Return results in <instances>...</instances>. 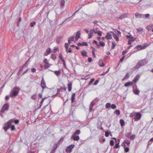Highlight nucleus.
<instances>
[{
	"label": "nucleus",
	"mask_w": 153,
	"mask_h": 153,
	"mask_svg": "<svg viewBox=\"0 0 153 153\" xmlns=\"http://www.w3.org/2000/svg\"><path fill=\"white\" fill-rule=\"evenodd\" d=\"M14 122L13 119L10 120L7 123L5 124L4 126L3 127L4 130L7 131V130L10 127H11V130H14L15 129V127L14 125H11L12 123Z\"/></svg>",
	"instance_id": "nucleus-1"
},
{
	"label": "nucleus",
	"mask_w": 153,
	"mask_h": 153,
	"mask_svg": "<svg viewBox=\"0 0 153 153\" xmlns=\"http://www.w3.org/2000/svg\"><path fill=\"white\" fill-rule=\"evenodd\" d=\"M124 143L128 145H129L130 144V142L128 140H125L124 141Z\"/></svg>",
	"instance_id": "nucleus-47"
},
{
	"label": "nucleus",
	"mask_w": 153,
	"mask_h": 153,
	"mask_svg": "<svg viewBox=\"0 0 153 153\" xmlns=\"http://www.w3.org/2000/svg\"><path fill=\"white\" fill-rule=\"evenodd\" d=\"M135 16L136 18H144V14H140L138 13H136L135 15Z\"/></svg>",
	"instance_id": "nucleus-8"
},
{
	"label": "nucleus",
	"mask_w": 153,
	"mask_h": 153,
	"mask_svg": "<svg viewBox=\"0 0 153 153\" xmlns=\"http://www.w3.org/2000/svg\"><path fill=\"white\" fill-rule=\"evenodd\" d=\"M80 131L79 130H76L75 132L73 133V135H79L80 133Z\"/></svg>",
	"instance_id": "nucleus-20"
},
{
	"label": "nucleus",
	"mask_w": 153,
	"mask_h": 153,
	"mask_svg": "<svg viewBox=\"0 0 153 153\" xmlns=\"http://www.w3.org/2000/svg\"><path fill=\"white\" fill-rule=\"evenodd\" d=\"M51 58L54 60L56 59V57L55 55L52 54L51 55Z\"/></svg>",
	"instance_id": "nucleus-42"
},
{
	"label": "nucleus",
	"mask_w": 153,
	"mask_h": 153,
	"mask_svg": "<svg viewBox=\"0 0 153 153\" xmlns=\"http://www.w3.org/2000/svg\"><path fill=\"white\" fill-rule=\"evenodd\" d=\"M141 66L140 63L139 62L136 64V66L133 68V69L135 70L136 69H138Z\"/></svg>",
	"instance_id": "nucleus-15"
},
{
	"label": "nucleus",
	"mask_w": 153,
	"mask_h": 153,
	"mask_svg": "<svg viewBox=\"0 0 153 153\" xmlns=\"http://www.w3.org/2000/svg\"><path fill=\"white\" fill-rule=\"evenodd\" d=\"M128 51L127 50H125L123 51L122 52V55H124L125 54H126L127 53V52Z\"/></svg>",
	"instance_id": "nucleus-62"
},
{
	"label": "nucleus",
	"mask_w": 153,
	"mask_h": 153,
	"mask_svg": "<svg viewBox=\"0 0 153 153\" xmlns=\"http://www.w3.org/2000/svg\"><path fill=\"white\" fill-rule=\"evenodd\" d=\"M46 98H43L42 100H41V101L40 102V106H39V108H40L41 107V106L42 105V103L43 102V101H44V100L46 99Z\"/></svg>",
	"instance_id": "nucleus-36"
},
{
	"label": "nucleus",
	"mask_w": 153,
	"mask_h": 153,
	"mask_svg": "<svg viewBox=\"0 0 153 153\" xmlns=\"http://www.w3.org/2000/svg\"><path fill=\"white\" fill-rule=\"evenodd\" d=\"M97 33L98 35L100 36H101L102 35V32L98 30L97 31Z\"/></svg>",
	"instance_id": "nucleus-53"
},
{
	"label": "nucleus",
	"mask_w": 153,
	"mask_h": 153,
	"mask_svg": "<svg viewBox=\"0 0 153 153\" xmlns=\"http://www.w3.org/2000/svg\"><path fill=\"white\" fill-rule=\"evenodd\" d=\"M91 48L92 49V53H94L95 52V51L96 50V49L94 47L92 46L91 47Z\"/></svg>",
	"instance_id": "nucleus-56"
},
{
	"label": "nucleus",
	"mask_w": 153,
	"mask_h": 153,
	"mask_svg": "<svg viewBox=\"0 0 153 153\" xmlns=\"http://www.w3.org/2000/svg\"><path fill=\"white\" fill-rule=\"evenodd\" d=\"M116 45L114 42H112L111 49H114V47H115V46H116Z\"/></svg>",
	"instance_id": "nucleus-33"
},
{
	"label": "nucleus",
	"mask_w": 153,
	"mask_h": 153,
	"mask_svg": "<svg viewBox=\"0 0 153 153\" xmlns=\"http://www.w3.org/2000/svg\"><path fill=\"white\" fill-rule=\"evenodd\" d=\"M58 143H56L53 146L52 149L54 151L56 150L57 147Z\"/></svg>",
	"instance_id": "nucleus-30"
},
{
	"label": "nucleus",
	"mask_w": 153,
	"mask_h": 153,
	"mask_svg": "<svg viewBox=\"0 0 153 153\" xmlns=\"http://www.w3.org/2000/svg\"><path fill=\"white\" fill-rule=\"evenodd\" d=\"M74 145L73 144H71L66 149V151L68 152L69 153H70L72 149L74 147Z\"/></svg>",
	"instance_id": "nucleus-5"
},
{
	"label": "nucleus",
	"mask_w": 153,
	"mask_h": 153,
	"mask_svg": "<svg viewBox=\"0 0 153 153\" xmlns=\"http://www.w3.org/2000/svg\"><path fill=\"white\" fill-rule=\"evenodd\" d=\"M131 134V132H127L125 134V136L126 137L129 138L130 137V136Z\"/></svg>",
	"instance_id": "nucleus-28"
},
{
	"label": "nucleus",
	"mask_w": 153,
	"mask_h": 153,
	"mask_svg": "<svg viewBox=\"0 0 153 153\" xmlns=\"http://www.w3.org/2000/svg\"><path fill=\"white\" fill-rule=\"evenodd\" d=\"M120 122L121 126H123L124 125V121L123 119H120Z\"/></svg>",
	"instance_id": "nucleus-27"
},
{
	"label": "nucleus",
	"mask_w": 153,
	"mask_h": 153,
	"mask_svg": "<svg viewBox=\"0 0 153 153\" xmlns=\"http://www.w3.org/2000/svg\"><path fill=\"white\" fill-rule=\"evenodd\" d=\"M41 85L42 88V92L43 91L45 88H47L45 82L44 80L43 77H42L41 83Z\"/></svg>",
	"instance_id": "nucleus-4"
},
{
	"label": "nucleus",
	"mask_w": 153,
	"mask_h": 153,
	"mask_svg": "<svg viewBox=\"0 0 153 153\" xmlns=\"http://www.w3.org/2000/svg\"><path fill=\"white\" fill-rule=\"evenodd\" d=\"M133 36H131V35H126V37L127 38H130V39H131V38L133 37Z\"/></svg>",
	"instance_id": "nucleus-64"
},
{
	"label": "nucleus",
	"mask_w": 153,
	"mask_h": 153,
	"mask_svg": "<svg viewBox=\"0 0 153 153\" xmlns=\"http://www.w3.org/2000/svg\"><path fill=\"white\" fill-rule=\"evenodd\" d=\"M141 116V114L140 113H137L135 115L136 118L137 120H139L140 119Z\"/></svg>",
	"instance_id": "nucleus-17"
},
{
	"label": "nucleus",
	"mask_w": 153,
	"mask_h": 153,
	"mask_svg": "<svg viewBox=\"0 0 153 153\" xmlns=\"http://www.w3.org/2000/svg\"><path fill=\"white\" fill-rule=\"evenodd\" d=\"M82 45H85V46H88V44L86 42H82Z\"/></svg>",
	"instance_id": "nucleus-60"
},
{
	"label": "nucleus",
	"mask_w": 153,
	"mask_h": 153,
	"mask_svg": "<svg viewBox=\"0 0 153 153\" xmlns=\"http://www.w3.org/2000/svg\"><path fill=\"white\" fill-rule=\"evenodd\" d=\"M111 108H112L113 109H114L116 108L117 106H116V105L115 104H112L111 105Z\"/></svg>",
	"instance_id": "nucleus-41"
},
{
	"label": "nucleus",
	"mask_w": 153,
	"mask_h": 153,
	"mask_svg": "<svg viewBox=\"0 0 153 153\" xmlns=\"http://www.w3.org/2000/svg\"><path fill=\"white\" fill-rule=\"evenodd\" d=\"M137 30L139 33H141L143 31V28H137Z\"/></svg>",
	"instance_id": "nucleus-31"
},
{
	"label": "nucleus",
	"mask_w": 153,
	"mask_h": 153,
	"mask_svg": "<svg viewBox=\"0 0 153 153\" xmlns=\"http://www.w3.org/2000/svg\"><path fill=\"white\" fill-rule=\"evenodd\" d=\"M68 39H70L71 41H73L74 40V37L73 36H71L68 38Z\"/></svg>",
	"instance_id": "nucleus-63"
},
{
	"label": "nucleus",
	"mask_w": 153,
	"mask_h": 153,
	"mask_svg": "<svg viewBox=\"0 0 153 153\" xmlns=\"http://www.w3.org/2000/svg\"><path fill=\"white\" fill-rule=\"evenodd\" d=\"M94 30V29H92L90 30L89 33L88 34V39H90L93 36V31Z\"/></svg>",
	"instance_id": "nucleus-13"
},
{
	"label": "nucleus",
	"mask_w": 153,
	"mask_h": 153,
	"mask_svg": "<svg viewBox=\"0 0 153 153\" xmlns=\"http://www.w3.org/2000/svg\"><path fill=\"white\" fill-rule=\"evenodd\" d=\"M133 83L132 82H127L125 84L124 86L125 87H127L129 86H131L132 85Z\"/></svg>",
	"instance_id": "nucleus-22"
},
{
	"label": "nucleus",
	"mask_w": 153,
	"mask_h": 153,
	"mask_svg": "<svg viewBox=\"0 0 153 153\" xmlns=\"http://www.w3.org/2000/svg\"><path fill=\"white\" fill-rule=\"evenodd\" d=\"M63 38V37L62 36H59L57 38L56 40V42L57 43L59 44L60 43L61 39Z\"/></svg>",
	"instance_id": "nucleus-24"
},
{
	"label": "nucleus",
	"mask_w": 153,
	"mask_h": 153,
	"mask_svg": "<svg viewBox=\"0 0 153 153\" xmlns=\"http://www.w3.org/2000/svg\"><path fill=\"white\" fill-rule=\"evenodd\" d=\"M71 138L74 140L78 141L79 139V137L78 135L76 136V135H72Z\"/></svg>",
	"instance_id": "nucleus-11"
},
{
	"label": "nucleus",
	"mask_w": 153,
	"mask_h": 153,
	"mask_svg": "<svg viewBox=\"0 0 153 153\" xmlns=\"http://www.w3.org/2000/svg\"><path fill=\"white\" fill-rule=\"evenodd\" d=\"M51 51V49L50 48H49L46 50L48 54H49Z\"/></svg>",
	"instance_id": "nucleus-52"
},
{
	"label": "nucleus",
	"mask_w": 153,
	"mask_h": 153,
	"mask_svg": "<svg viewBox=\"0 0 153 153\" xmlns=\"http://www.w3.org/2000/svg\"><path fill=\"white\" fill-rule=\"evenodd\" d=\"M36 24V22H31L30 23V26L31 27H33Z\"/></svg>",
	"instance_id": "nucleus-49"
},
{
	"label": "nucleus",
	"mask_w": 153,
	"mask_h": 153,
	"mask_svg": "<svg viewBox=\"0 0 153 153\" xmlns=\"http://www.w3.org/2000/svg\"><path fill=\"white\" fill-rule=\"evenodd\" d=\"M140 78V76L139 75H137L134 78V79L132 80V82L133 83H136L138 81Z\"/></svg>",
	"instance_id": "nucleus-16"
},
{
	"label": "nucleus",
	"mask_w": 153,
	"mask_h": 153,
	"mask_svg": "<svg viewBox=\"0 0 153 153\" xmlns=\"http://www.w3.org/2000/svg\"><path fill=\"white\" fill-rule=\"evenodd\" d=\"M73 16V15H72L71 17H68V18H67L65 19V20L62 22V24H63L64 22H65L66 20L67 21H71V18Z\"/></svg>",
	"instance_id": "nucleus-32"
},
{
	"label": "nucleus",
	"mask_w": 153,
	"mask_h": 153,
	"mask_svg": "<svg viewBox=\"0 0 153 153\" xmlns=\"http://www.w3.org/2000/svg\"><path fill=\"white\" fill-rule=\"evenodd\" d=\"M135 137V135L134 134H132L130 137L131 140H134Z\"/></svg>",
	"instance_id": "nucleus-37"
},
{
	"label": "nucleus",
	"mask_w": 153,
	"mask_h": 153,
	"mask_svg": "<svg viewBox=\"0 0 153 153\" xmlns=\"http://www.w3.org/2000/svg\"><path fill=\"white\" fill-rule=\"evenodd\" d=\"M69 44L67 43H66L65 44V47L66 49V51H67V49H68V46Z\"/></svg>",
	"instance_id": "nucleus-35"
},
{
	"label": "nucleus",
	"mask_w": 153,
	"mask_h": 153,
	"mask_svg": "<svg viewBox=\"0 0 153 153\" xmlns=\"http://www.w3.org/2000/svg\"><path fill=\"white\" fill-rule=\"evenodd\" d=\"M80 34L81 33L80 31H78L76 34V36L74 37L75 38L76 41H77L78 40V39L80 38Z\"/></svg>",
	"instance_id": "nucleus-9"
},
{
	"label": "nucleus",
	"mask_w": 153,
	"mask_h": 153,
	"mask_svg": "<svg viewBox=\"0 0 153 153\" xmlns=\"http://www.w3.org/2000/svg\"><path fill=\"white\" fill-rule=\"evenodd\" d=\"M109 134L110 133L108 131H106L105 133V135L106 137H108Z\"/></svg>",
	"instance_id": "nucleus-50"
},
{
	"label": "nucleus",
	"mask_w": 153,
	"mask_h": 153,
	"mask_svg": "<svg viewBox=\"0 0 153 153\" xmlns=\"http://www.w3.org/2000/svg\"><path fill=\"white\" fill-rule=\"evenodd\" d=\"M142 48L140 45H138L135 47V48H137L138 50H140L143 49Z\"/></svg>",
	"instance_id": "nucleus-29"
},
{
	"label": "nucleus",
	"mask_w": 153,
	"mask_h": 153,
	"mask_svg": "<svg viewBox=\"0 0 153 153\" xmlns=\"http://www.w3.org/2000/svg\"><path fill=\"white\" fill-rule=\"evenodd\" d=\"M100 45L102 46H104L105 45V43L102 41H100L99 42Z\"/></svg>",
	"instance_id": "nucleus-43"
},
{
	"label": "nucleus",
	"mask_w": 153,
	"mask_h": 153,
	"mask_svg": "<svg viewBox=\"0 0 153 153\" xmlns=\"http://www.w3.org/2000/svg\"><path fill=\"white\" fill-rule=\"evenodd\" d=\"M9 108L8 104L7 103L5 104L2 107V108L1 110V113H4L5 111L8 110Z\"/></svg>",
	"instance_id": "nucleus-3"
},
{
	"label": "nucleus",
	"mask_w": 153,
	"mask_h": 153,
	"mask_svg": "<svg viewBox=\"0 0 153 153\" xmlns=\"http://www.w3.org/2000/svg\"><path fill=\"white\" fill-rule=\"evenodd\" d=\"M111 31H110V32H108L107 33V35L106 36V38L107 39H112V36L111 33Z\"/></svg>",
	"instance_id": "nucleus-12"
},
{
	"label": "nucleus",
	"mask_w": 153,
	"mask_h": 153,
	"mask_svg": "<svg viewBox=\"0 0 153 153\" xmlns=\"http://www.w3.org/2000/svg\"><path fill=\"white\" fill-rule=\"evenodd\" d=\"M66 52L67 53L69 52V53H71L72 52V50H71V48H69V49L68 50V49H67V51H66Z\"/></svg>",
	"instance_id": "nucleus-61"
},
{
	"label": "nucleus",
	"mask_w": 153,
	"mask_h": 153,
	"mask_svg": "<svg viewBox=\"0 0 153 153\" xmlns=\"http://www.w3.org/2000/svg\"><path fill=\"white\" fill-rule=\"evenodd\" d=\"M36 94L33 95L31 97V99L33 100H35L36 99Z\"/></svg>",
	"instance_id": "nucleus-59"
},
{
	"label": "nucleus",
	"mask_w": 153,
	"mask_h": 153,
	"mask_svg": "<svg viewBox=\"0 0 153 153\" xmlns=\"http://www.w3.org/2000/svg\"><path fill=\"white\" fill-rule=\"evenodd\" d=\"M111 32V33L113 34L114 38L116 40V41L117 42H118L119 39L117 35L116 34H115L113 32Z\"/></svg>",
	"instance_id": "nucleus-14"
},
{
	"label": "nucleus",
	"mask_w": 153,
	"mask_h": 153,
	"mask_svg": "<svg viewBox=\"0 0 153 153\" xmlns=\"http://www.w3.org/2000/svg\"><path fill=\"white\" fill-rule=\"evenodd\" d=\"M53 72L57 76H59L60 75V74L61 72L60 70L57 71H53Z\"/></svg>",
	"instance_id": "nucleus-21"
},
{
	"label": "nucleus",
	"mask_w": 153,
	"mask_h": 153,
	"mask_svg": "<svg viewBox=\"0 0 153 153\" xmlns=\"http://www.w3.org/2000/svg\"><path fill=\"white\" fill-rule=\"evenodd\" d=\"M20 89L18 87H15L11 91L10 96L11 97H15L18 94Z\"/></svg>",
	"instance_id": "nucleus-2"
},
{
	"label": "nucleus",
	"mask_w": 153,
	"mask_h": 153,
	"mask_svg": "<svg viewBox=\"0 0 153 153\" xmlns=\"http://www.w3.org/2000/svg\"><path fill=\"white\" fill-rule=\"evenodd\" d=\"M60 91L59 90V89L58 90L57 93L55 95H53L52 97H55L56 96V95H57V94H59V92Z\"/></svg>",
	"instance_id": "nucleus-55"
},
{
	"label": "nucleus",
	"mask_w": 153,
	"mask_h": 153,
	"mask_svg": "<svg viewBox=\"0 0 153 153\" xmlns=\"http://www.w3.org/2000/svg\"><path fill=\"white\" fill-rule=\"evenodd\" d=\"M65 1L64 0H61L60 1V5H62L61 7H62L64 5Z\"/></svg>",
	"instance_id": "nucleus-38"
},
{
	"label": "nucleus",
	"mask_w": 153,
	"mask_h": 153,
	"mask_svg": "<svg viewBox=\"0 0 153 153\" xmlns=\"http://www.w3.org/2000/svg\"><path fill=\"white\" fill-rule=\"evenodd\" d=\"M94 101H93L92 102H91L90 103V107H92L93 105H94Z\"/></svg>",
	"instance_id": "nucleus-51"
},
{
	"label": "nucleus",
	"mask_w": 153,
	"mask_h": 153,
	"mask_svg": "<svg viewBox=\"0 0 153 153\" xmlns=\"http://www.w3.org/2000/svg\"><path fill=\"white\" fill-rule=\"evenodd\" d=\"M81 54L83 56H85L87 57L88 56V55L87 54V53L85 51H81Z\"/></svg>",
	"instance_id": "nucleus-25"
},
{
	"label": "nucleus",
	"mask_w": 153,
	"mask_h": 153,
	"mask_svg": "<svg viewBox=\"0 0 153 153\" xmlns=\"http://www.w3.org/2000/svg\"><path fill=\"white\" fill-rule=\"evenodd\" d=\"M68 82L67 84V86L68 87V89L69 92L71 90L72 86V82H70L69 80H68Z\"/></svg>",
	"instance_id": "nucleus-7"
},
{
	"label": "nucleus",
	"mask_w": 153,
	"mask_h": 153,
	"mask_svg": "<svg viewBox=\"0 0 153 153\" xmlns=\"http://www.w3.org/2000/svg\"><path fill=\"white\" fill-rule=\"evenodd\" d=\"M102 60L100 59L99 60L98 64L99 66L100 67H103L105 65V64L102 62Z\"/></svg>",
	"instance_id": "nucleus-19"
},
{
	"label": "nucleus",
	"mask_w": 153,
	"mask_h": 153,
	"mask_svg": "<svg viewBox=\"0 0 153 153\" xmlns=\"http://www.w3.org/2000/svg\"><path fill=\"white\" fill-rule=\"evenodd\" d=\"M115 113L117 115H119L120 114V111L119 110H116L115 111Z\"/></svg>",
	"instance_id": "nucleus-39"
},
{
	"label": "nucleus",
	"mask_w": 153,
	"mask_h": 153,
	"mask_svg": "<svg viewBox=\"0 0 153 153\" xmlns=\"http://www.w3.org/2000/svg\"><path fill=\"white\" fill-rule=\"evenodd\" d=\"M139 62L140 63L141 66L144 65L146 63V60H140L139 61Z\"/></svg>",
	"instance_id": "nucleus-18"
},
{
	"label": "nucleus",
	"mask_w": 153,
	"mask_h": 153,
	"mask_svg": "<svg viewBox=\"0 0 153 153\" xmlns=\"http://www.w3.org/2000/svg\"><path fill=\"white\" fill-rule=\"evenodd\" d=\"M135 86L136 87V88L134 89V88L133 89V92L135 94L138 95L139 94L140 91L137 88V86L136 85H135Z\"/></svg>",
	"instance_id": "nucleus-6"
},
{
	"label": "nucleus",
	"mask_w": 153,
	"mask_h": 153,
	"mask_svg": "<svg viewBox=\"0 0 153 153\" xmlns=\"http://www.w3.org/2000/svg\"><path fill=\"white\" fill-rule=\"evenodd\" d=\"M111 106V104L110 103H107L105 105V107L106 108H109Z\"/></svg>",
	"instance_id": "nucleus-34"
},
{
	"label": "nucleus",
	"mask_w": 153,
	"mask_h": 153,
	"mask_svg": "<svg viewBox=\"0 0 153 153\" xmlns=\"http://www.w3.org/2000/svg\"><path fill=\"white\" fill-rule=\"evenodd\" d=\"M129 77V73H127L126 74L125 76L124 77H123L122 79V80L123 81V80H125L126 79H128V78Z\"/></svg>",
	"instance_id": "nucleus-23"
},
{
	"label": "nucleus",
	"mask_w": 153,
	"mask_h": 153,
	"mask_svg": "<svg viewBox=\"0 0 153 153\" xmlns=\"http://www.w3.org/2000/svg\"><path fill=\"white\" fill-rule=\"evenodd\" d=\"M128 14L127 13H125L121 15L118 18V19H123L127 18L128 17Z\"/></svg>",
	"instance_id": "nucleus-10"
},
{
	"label": "nucleus",
	"mask_w": 153,
	"mask_h": 153,
	"mask_svg": "<svg viewBox=\"0 0 153 153\" xmlns=\"http://www.w3.org/2000/svg\"><path fill=\"white\" fill-rule=\"evenodd\" d=\"M124 151L126 152H128L129 151V148L128 147H125L124 148Z\"/></svg>",
	"instance_id": "nucleus-45"
},
{
	"label": "nucleus",
	"mask_w": 153,
	"mask_h": 153,
	"mask_svg": "<svg viewBox=\"0 0 153 153\" xmlns=\"http://www.w3.org/2000/svg\"><path fill=\"white\" fill-rule=\"evenodd\" d=\"M135 39H135L133 37L131 39H129V40H130L131 42H133L135 40Z\"/></svg>",
	"instance_id": "nucleus-57"
},
{
	"label": "nucleus",
	"mask_w": 153,
	"mask_h": 153,
	"mask_svg": "<svg viewBox=\"0 0 153 153\" xmlns=\"http://www.w3.org/2000/svg\"><path fill=\"white\" fill-rule=\"evenodd\" d=\"M64 140V137H61L60 139L58 140V144L60 143L61 142L63 141Z\"/></svg>",
	"instance_id": "nucleus-40"
},
{
	"label": "nucleus",
	"mask_w": 153,
	"mask_h": 153,
	"mask_svg": "<svg viewBox=\"0 0 153 153\" xmlns=\"http://www.w3.org/2000/svg\"><path fill=\"white\" fill-rule=\"evenodd\" d=\"M110 144L111 146H113L114 144V142L112 140H111L110 141Z\"/></svg>",
	"instance_id": "nucleus-48"
},
{
	"label": "nucleus",
	"mask_w": 153,
	"mask_h": 153,
	"mask_svg": "<svg viewBox=\"0 0 153 153\" xmlns=\"http://www.w3.org/2000/svg\"><path fill=\"white\" fill-rule=\"evenodd\" d=\"M99 82V81L98 80H96L94 83V85H97Z\"/></svg>",
	"instance_id": "nucleus-58"
},
{
	"label": "nucleus",
	"mask_w": 153,
	"mask_h": 153,
	"mask_svg": "<svg viewBox=\"0 0 153 153\" xmlns=\"http://www.w3.org/2000/svg\"><path fill=\"white\" fill-rule=\"evenodd\" d=\"M76 93H74L72 95L71 98V102H73L75 100V96Z\"/></svg>",
	"instance_id": "nucleus-26"
},
{
	"label": "nucleus",
	"mask_w": 153,
	"mask_h": 153,
	"mask_svg": "<svg viewBox=\"0 0 153 153\" xmlns=\"http://www.w3.org/2000/svg\"><path fill=\"white\" fill-rule=\"evenodd\" d=\"M45 68H48L50 67L49 64L48 62L46 63L45 65Z\"/></svg>",
	"instance_id": "nucleus-46"
},
{
	"label": "nucleus",
	"mask_w": 153,
	"mask_h": 153,
	"mask_svg": "<svg viewBox=\"0 0 153 153\" xmlns=\"http://www.w3.org/2000/svg\"><path fill=\"white\" fill-rule=\"evenodd\" d=\"M94 78H92L91 79L90 81L89 82L88 85H91L94 81Z\"/></svg>",
	"instance_id": "nucleus-44"
},
{
	"label": "nucleus",
	"mask_w": 153,
	"mask_h": 153,
	"mask_svg": "<svg viewBox=\"0 0 153 153\" xmlns=\"http://www.w3.org/2000/svg\"><path fill=\"white\" fill-rule=\"evenodd\" d=\"M119 143H116L115 145V147H114V148H118L119 147H120V146L119 145Z\"/></svg>",
	"instance_id": "nucleus-54"
}]
</instances>
